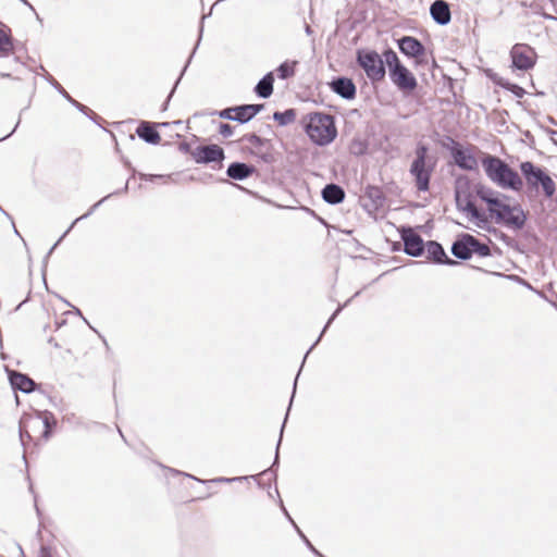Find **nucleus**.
<instances>
[{
  "label": "nucleus",
  "instance_id": "1",
  "mask_svg": "<svg viewBox=\"0 0 557 557\" xmlns=\"http://www.w3.org/2000/svg\"><path fill=\"white\" fill-rule=\"evenodd\" d=\"M474 191L486 203L488 215L495 224L513 232L525 226L528 212L518 202L510 205V196L480 183L474 186Z\"/></svg>",
  "mask_w": 557,
  "mask_h": 557
},
{
  "label": "nucleus",
  "instance_id": "2",
  "mask_svg": "<svg viewBox=\"0 0 557 557\" xmlns=\"http://www.w3.org/2000/svg\"><path fill=\"white\" fill-rule=\"evenodd\" d=\"M482 166L486 176L498 187L512 191H521L523 180L517 171L503 159L486 153L482 159Z\"/></svg>",
  "mask_w": 557,
  "mask_h": 557
},
{
  "label": "nucleus",
  "instance_id": "3",
  "mask_svg": "<svg viewBox=\"0 0 557 557\" xmlns=\"http://www.w3.org/2000/svg\"><path fill=\"white\" fill-rule=\"evenodd\" d=\"M519 168L525 181L528 195L539 194L542 190L547 199L554 197L556 183L544 168L531 161L521 162Z\"/></svg>",
  "mask_w": 557,
  "mask_h": 557
},
{
  "label": "nucleus",
  "instance_id": "4",
  "mask_svg": "<svg viewBox=\"0 0 557 557\" xmlns=\"http://www.w3.org/2000/svg\"><path fill=\"white\" fill-rule=\"evenodd\" d=\"M305 129L309 138L319 146L332 143L337 136L334 117L330 114L314 112L307 116Z\"/></svg>",
  "mask_w": 557,
  "mask_h": 557
},
{
  "label": "nucleus",
  "instance_id": "5",
  "mask_svg": "<svg viewBox=\"0 0 557 557\" xmlns=\"http://www.w3.org/2000/svg\"><path fill=\"white\" fill-rule=\"evenodd\" d=\"M429 148L424 144H418L414 151V159L410 165L409 172L414 178L416 187L420 191H428L430 181L434 171V163L428 162Z\"/></svg>",
  "mask_w": 557,
  "mask_h": 557
},
{
  "label": "nucleus",
  "instance_id": "6",
  "mask_svg": "<svg viewBox=\"0 0 557 557\" xmlns=\"http://www.w3.org/2000/svg\"><path fill=\"white\" fill-rule=\"evenodd\" d=\"M356 61L371 82H380L385 77L386 70L383 58L374 50H357Z\"/></svg>",
  "mask_w": 557,
  "mask_h": 557
},
{
  "label": "nucleus",
  "instance_id": "7",
  "mask_svg": "<svg viewBox=\"0 0 557 557\" xmlns=\"http://www.w3.org/2000/svg\"><path fill=\"white\" fill-rule=\"evenodd\" d=\"M449 145L443 144V147L449 150L455 164L465 171H473L478 169V161L470 149H465L458 141L451 137H447Z\"/></svg>",
  "mask_w": 557,
  "mask_h": 557
},
{
  "label": "nucleus",
  "instance_id": "8",
  "mask_svg": "<svg viewBox=\"0 0 557 557\" xmlns=\"http://www.w3.org/2000/svg\"><path fill=\"white\" fill-rule=\"evenodd\" d=\"M455 199L458 210L467 212L478 227L487 228L488 218L475 207L470 194L461 193L459 189H456Z\"/></svg>",
  "mask_w": 557,
  "mask_h": 557
},
{
  "label": "nucleus",
  "instance_id": "9",
  "mask_svg": "<svg viewBox=\"0 0 557 557\" xmlns=\"http://www.w3.org/2000/svg\"><path fill=\"white\" fill-rule=\"evenodd\" d=\"M393 85L404 95L410 96L418 87L416 76L403 64L388 72Z\"/></svg>",
  "mask_w": 557,
  "mask_h": 557
},
{
  "label": "nucleus",
  "instance_id": "10",
  "mask_svg": "<svg viewBox=\"0 0 557 557\" xmlns=\"http://www.w3.org/2000/svg\"><path fill=\"white\" fill-rule=\"evenodd\" d=\"M511 66L519 71H529L534 67L536 53L523 44H516L510 50Z\"/></svg>",
  "mask_w": 557,
  "mask_h": 557
},
{
  "label": "nucleus",
  "instance_id": "11",
  "mask_svg": "<svg viewBox=\"0 0 557 557\" xmlns=\"http://www.w3.org/2000/svg\"><path fill=\"white\" fill-rule=\"evenodd\" d=\"M191 157L196 163L208 164L212 162H222L225 158L224 150L215 144L197 146L191 151Z\"/></svg>",
  "mask_w": 557,
  "mask_h": 557
},
{
  "label": "nucleus",
  "instance_id": "12",
  "mask_svg": "<svg viewBox=\"0 0 557 557\" xmlns=\"http://www.w3.org/2000/svg\"><path fill=\"white\" fill-rule=\"evenodd\" d=\"M400 237L404 242V251L411 257H420L424 252V242L422 237L411 227H403Z\"/></svg>",
  "mask_w": 557,
  "mask_h": 557
},
{
  "label": "nucleus",
  "instance_id": "13",
  "mask_svg": "<svg viewBox=\"0 0 557 557\" xmlns=\"http://www.w3.org/2000/svg\"><path fill=\"white\" fill-rule=\"evenodd\" d=\"M50 418H51V413L45 412V417L42 420L39 417H37V418L27 417V418L21 419V421H20V438H21L22 444H25V438H27V440L32 438L30 434L27 431L28 426L42 425L45 429L42 435L45 438H48L50 435V428H51L50 422H49Z\"/></svg>",
  "mask_w": 557,
  "mask_h": 557
},
{
  "label": "nucleus",
  "instance_id": "14",
  "mask_svg": "<svg viewBox=\"0 0 557 557\" xmlns=\"http://www.w3.org/2000/svg\"><path fill=\"white\" fill-rule=\"evenodd\" d=\"M424 250L426 251V258L434 263L450 267L457 265L459 263L458 261L449 258L446 255L443 246L435 240H429L424 246Z\"/></svg>",
  "mask_w": 557,
  "mask_h": 557
},
{
  "label": "nucleus",
  "instance_id": "15",
  "mask_svg": "<svg viewBox=\"0 0 557 557\" xmlns=\"http://www.w3.org/2000/svg\"><path fill=\"white\" fill-rule=\"evenodd\" d=\"M398 48L408 58H420L425 53L423 44L412 36H403L397 40Z\"/></svg>",
  "mask_w": 557,
  "mask_h": 557
},
{
  "label": "nucleus",
  "instance_id": "16",
  "mask_svg": "<svg viewBox=\"0 0 557 557\" xmlns=\"http://www.w3.org/2000/svg\"><path fill=\"white\" fill-rule=\"evenodd\" d=\"M330 87L333 92L346 100H352L356 97V85L351 78L339 76L334 78Z\"/></svg>",
  "mask_w": 557,
  "mask_h": 557
},
{
  "label": "nucleus",
  "instance_id": "17",
  "mask_svg": "<svg viewBox=\"0 0 557 557\" xmlns=\"http://www.w3.org/2000/svg\"><path fill=\"white\" fill-rule=\"evenodd\" d=\"M157 125L158 124H154V123H151V122H147V121H143L138 125V127L136 129V134L138 135V137L140 139H143L147 144L157 145L161 140L160 134H159V132L156 128ZM159 125L160 126H168L169 123H161Z\"/></svg>",
  "mask_w": 557,
  "mask_h": 557
},
{
  "label": "nucleus",
  "instance_id": "18",
  "mask_svg": "<svg viewBox=\"0 0 557 557\" xmlns=\"http://www.w3.org/2000/svg\"><path fill=\"white\" fill-rule=\"evenodd\" d=\"M430 14L441 26L447 25L451 20L450 8L445 0H435L430 7Z\"/></svg>",
  "mask_w": 557,
  "mask_h": 557
},
{
  "label": "nucleus",
  "instance_id": "19",
  "mask_svg": "<svg viewBox=\"0 0 557 557\" xmlns=\"http://www.w3.org/2000/svg\"><path fill=\"white\" fill-rule=\"evenodd\" d=\"M451 253L460 260H469L472 257L471 235L460 234L451 245Z\"/></svg>",
  "mask_w": 557,
  "mask_h": 557
},
{
  "label": "nucleus",
  "instance_id": "20",
  "mask_svg": "<svg viewBox=\"0 0 557 557\" xmlns=\"http://www.w3.org/2000/svg\"><path fill=\"white\" fill-rule=\"evenodd\" d=\"M9 380L14 389H18L23 393H32L36 386L30 377L16 371H9Z\"/></svg>",
  "mask_w": 557,
  "mask_h": 557
},
{
  "label": "nucleus",
  "instance_id": "21",
  "mask_svg": "<svg viewBox=\"0 0 557 557\" xmlns=\"http://www.w3.org/2000/svg\"><path fill=\"white\" fill-rule=\"evenodd\" d=\"M256 171L253 165L244 162H233L226 170V175L230 178L243 181L249 177Z\"/></svg>",
  "mask_w": 557,
  "mask_h": 557
},
{
  "label": "nucleus",
  "instance_id": "22",
  "mask_svg": "<svg viewBox=\"0 0 557 557\" xmlns=\"http://www.w3.org/2000/svg\"><path fill=\"white\" fill-rule=\"evenodd\" d=\"M322 198L330 205H338L344 201L345 191L339 185L331 183L322 189Z\"/></svg>",
  "mask_w": 557,
  "mask_h": 557
},
{
  "label": "nucleus",
  "instance_id": "23",
  "mask_svg": "<svg viewBox=\"0 0 557 557\" xmlns=\"http://www.w3.org/2000/svg\"><path fill=\"white\" fill-rule=\"evenodd\" d=\"M274 76L272 72L267 73L255 86L258 97L267 99L273 94Z\"/></svg>",
  "mask_w": 557,
  "mask_h": 557
},
{
  "label": "nucleus",
  "instance_id": "24",
  "mask_svg": "<svg viewBox=\"0 0 557 557\" xmlns=\"http://www.w3.org/2000/svg\"><path fill=\"white\" fill-rule=\"evenodd\" d=\"M295 119L296 111L294 109H287L283 112L276 111L273 114V120L277 122L281 126H285L293 123Z\"/></svg>",
  "mask_w": 557,
  "mask_h": 557
},
{
  "label": "nucleus",
  "instance_id": "25",
  "mask_svg": "<svg viewBox=\"0 0 557 557\" xmlns=\"http://www.w3.org/2000/svg\"><path fill=\"white\" fill-rule=\"evenodd\" d=\"M383 61H384V65L386 64L387 69H388V72H391V70H394L400 65H403V63L400 62L397 53L393 50V49H387L383 52Z\"/></svg>",
  "mask_w": 557,
  "mask_h": 557
},
{
  "label": "nucleus",
  "instance_id": "26",
  "mask_svg": "<svg viewBox=\"0 0 557 557\" xmlns=\"http://www.w3.org/2000/svg\"><path fill=\"white\" fill-rule=\"evenodd\" d=\"M471 250H472V255L476 253L480 257L491 256V248L488 247V245L481 243L473 235H471Z\"/></svg>",
  "mask_w": 557,
  "mask_h": 557
},
{
  "label": "nucleus",
  "instance_id": "27",
  "mask_svg": "<svg viewBox=\"0 0 557 557\" xmlns=\"http://www.w3.org/2000/svg\"><path fill=\"white\" fill-rule=\"evenodd\" d=\"M247 109H248L247 104L235 106L234 107V121H236L240 124H245V123H248L249 121H251L252 119Z\"/></svg>",
  "mask_w": 557,
  "mask_h": 557
},
{
  "label": "nucleus",
  "instance_id": "28",
  "mask_svg": "<svg viewBox=\"0 0 557 557\" xmlns=\"http://www.w3.org/2000/svg\"><path fill=\"white\" fill-rule=\"evenodd\" d=\"M296 64H297L296 61H294L292 65H289L287 62H283L282 64H280L278 67L276 69L278 78L287 79V78L294 76V74H295L294 65H296Z\"/></svg>",
  "mask_w": 557,
  "mask_h": 557
},
{
  "label": "nucleus",
  "instance_id": "29",
  "mask_svg": "<svg viewBox=\"0 0 557 557\" xmlns=\"http://www.w3.org/2000/svg\"><path fill=\"white\" fill-rule=\"evenodd\" d=\"M366 195L373 201L375 207L382 206L384 197L380 188L370 186L367 188Z\"/></svg>",
  "mask_w": 557,
  "mask_h": 557
},
{
  "label": "nucleus",
  "instance_id": "30",
  "mask_svg": "<svg viewBox=\"0 0 557 557\" xmlns=\"http://www.w3.org/2000/svg\"><path fill=\"white\" fill-rule=\"evenodd\" d=\"M240 140L247 141V143L251 144L252 146H255L256 148H261V147L270 144L269 139L261 138L260 136H258L256 134H246L242 137Z\"/></svg>",
  "mask_w": 557,
  "mask_h": 557
},
{
  "label": "nucleus",
  "instance_id": "31",
  "mask_svg": "<svg viewBox=\"0 0 557 557\" xmlns=\"http://www.w3.org/2000/svg\"><path fill=\"white\" fill-rule=\"evenodd\" d=\"M498 85L512 92L517 98H522L525 95V90L517 84L500 81L498 82Z\"/></svg>",
  "mask_w": 557,
  "mask_h": 557
},
{
  "label": "nucleus",
  "instance_id": "32",
  "mask_svg": "<svg viewBox=\"0 0 557 557\" xmlns=\"http://www.w3.org/2000/svg\"><path fill=\"white\" fill-rule=\"evenodd\" d=\"M283 431H284V424H282V428H281V434H280V438H278V442H277V445H276V453H275V458H274V462L272 465V467L268 470H264L262 471L259 475L261 476H268L269 480L273 476L275 478L276 475L272 472V468L274 466H276L278 463V448H280V445H281V442H282V436H283Z\"/></svg>",
  "mask_w": 557,
  "mask_h": 557
},
{
  "label": "nucleus",
  "instance_id": "33",
  "mask_svg": "<svg viewBox=\"0 0 557 557\" xmlns=\"http://www.w3.org/2000/svg\"><path fill=\"white\" fill-rule=\"evenodd\" d=\"M343 309V307H338L334 313L331 315V318L329 319L327 323L325 324V326L323 327L320 336L318 337V339L313 343V345L309 348V350L307 351V354L305 355V358H304V361L306 360L307 356L309 355V352L317 346V344L320 342L321 337L323 336V334L325 333L326 329L330 326V324L333 322V320L336 318V315L341 312V310Z\"/></svg>",
  "mask_w": 557,
  "mask_h": 557
},
{
  "label": "nucleus",
  "instance_id": "34",
  "mask_svg": "<svg viewBox=\"0 0 557 557\" xmlns=\"http://www.w3.org/2000/svg\"><path fill=\"white\" fill-rule=\"evenodd\" d=\"M55 87L58 88V90L62 94V96H64L71 103H73L75 107H77L81 111L83 112H86L88 110V108H86L85 106L81 104L79 102H77L76 100H74L63 88L60 84H55Z\"/></svg>",
  "mask_w": 557,
  "mask_h": 557
},
{
  "label": "nucleus",
  "instance_id": "35",
  "mask_svg": "<svg viewBox=\"0 0 557 557\" xmlns=\"http://www.w3.org/2000/svg\"><path fill=\"white\" fill-rule=\"evenodd\" d=\"M103 200H104V198H103V199H101V200H99L97 203H95V205L90 208V210H89L87 213H85V214L81 215L79 218H77V219H76V220H75V221L70 225V227L65 231V233L63 234V237H65V236L70 233V231L74 227V225H75L77 222H79V221H81V220H83V219H86V218H87V216H88V215H89V214L95 210V208H97L98 206H100V205L103 202Z\"/></svg>",
  "mask_w": 557,
  "mask_h": 557
},
{
  "label": "nucleus",
  "instance_id": "36",
  "mask_svg": "<svg viewBox=\"0 0 557 557\" xmlns=\"http://www.w3.org/2000/svg\"><path fill=\"white\" fill-rule=\"evenodd\" d=\"M281 507L284 511V513L286 515V517L288 518V520L293 523V525L295 527V529L297 530L299 536L302 539V541L305 542V544L308 546V547H311V543L310 541L306 537V535L300 531V529L297 527V524L294 522V520L290 518V516L288 515L287 510L285 509V507L283 506V503L281 502Z\"/></svg>",
  "mask_w": 557,
  "mask_h": 557
},
{
  "label": "nucleus",
  "instance_id": "37",
  "mask_svg": "<svg viewBox=\"0 0 557 557\" xmlns=\"http://www.w3.org/2000/svg\"><path fill=\"white\" fill-rule=\"evenodd\" d=\"M252 154L259 157L264 163H273L275 161L274 154L272 152H258L251 151Z\"/></svg>",
  "mask_w": 557,
  "mask_h": 557
},
{
  "label": "nucleus",
  "instance_id": "38",
  "mask_svg": "<svg viewBox=\"0 0 557 557\" xmlns=\"http://www.w3.org/2000/svg\"><path fill=\"white\" fill-rule=\"evenodd\" d=\"M219 133L223 137H231L234 133V127L227 123H221L219 127Z\"/></svg>",
  "mask_w": 557,
  "mask_h": 557
},
{
  "label": "nucleus",
  "instance_id": "39",
  "mask_svg": "<svg viewBox=\"0 0 557 557\" xmlns=\"http://www.w3.org/2000/svg\"><path fill=\"white\" fill-rule=\"evenodd\" d=\"M248 107V112L251 116V119H253L259 112H261L264 108V104L263 103H256V104H247Z\"/></svg>",
  "mask_w": 557,
  "mask_h": 557
},
{
  "label": "nucleus",
  "instance_id": "40",
  "mask_svg": "<svg viewBox=\"0 0 557 557\" xmlns=\"http://www.w3.org/2000/svg\"><path fill=\"white\" fill-rule=\"evenodd\" d=\"M221 119L234 121V107L223 109L219 112Z\"/></svg>",
  "mask_w": 557,
  "mask_h": 557
},
{
  "label": "nucleus",
  "instance_id": "41",
  "mask_svg": "<svg viewBox=\"0 0 557 557\" xmlns=\"http://www.w3.org/2000/svg\"><path fill=\"white\" fill-rule=\"evenodd\" d=\"M38 557H53V552L50 546L42 545L39 549Z\"/></svg>",
  "mask_w": 557,
  "mask_h": 557
},
{
  "label": "nucleus",
  "instance_id": "42",
  "mask_svg": "<svg viewBox=\"0 0 557 557\" xmlns=\"http://www.w3.org/2000/svg\"><path fill=\"white\" fill-rule=\"evenodd\" d=\"M7 46H9V39L4 34L0 32V51L7 50Z\"/></svg>",
  "mask_w": 557,
  "mask_h": 557
},
{
  "label": "nucleus",
  "instance_id": "43",
  "mask_svg": "<svg viewBox=\"0 0 557 557\" xmlns=\"http://www.w3.org/2000/svg\"><path fill=\"white\" fill-rule=\"evenodd\" d=\"M239 480H242V478H218V479H214L213 481L230 483V482L239 481Z\"/></svg>",
  "mask_w": 557,
  "mask_h": 557
},
{
  "label": "nucleus",
  "instance_id": "44",
  "mask_svg": "<svg viewBox=\"0 0 557 557\" xmlns=\"http://www.w3.org/2000/svg\"><path fill=\"white\" fill-rule=\"evenodd\" d=\"M180 81H181V76L177 78V81H176V83H175V85H174L173 89L171 90L170 95L168 96V99H166V101H165V103H164V108H163V110H165V109H166V106H168V103H169V101H170V99H171L172 95L174 94L175 88H176L177 84L180 83Z\"/></svg>",
  "mask_w": 557,
  "mask_h": 557
},
{
  "label": "nucleus",
  "instance_id": "45",
  "mask_svg": "<svg viewBox=\"0 0 557 557\" xmlns=\"http://www.w3.org/2000/svg\"><path fill=\"white\" fill-rule=\"evenodd\" d=\"M143 177H144L145 180L153 181V180H156V178H163L164 176H163V175H157V174H149V175H148V174H145V175H143Z\"/></svg>",
  "mask_w": 557,
  "mask_h": 557
},
{
  "label": "nucleus",
  "instance_id": "46",
  "mask_svg": "<svg viewBox=\"0 0 557 557\" xmlns=\"http://www.w3.org/2000/svg\"><path fill=\"white\" fill-rule=\"evenodd\" d=\"M304 29L307 36H313L314 32L309 24L306 23Z\"/></svg>",
  "mask_w": 557,
  "mask_h": 557
},
{
  "label": "nucleus",
  "instance_id": "47",
  "mask_svg": "<svg viewBox=\"0 0 557 557\" xmlns=\"http://www.w3.org/2000/svg\"><path fill=\"white\" fill-rule=\"evenodd\" d=\"M315 556L322 557L323 555L314 548V546L311 544V547H308Z\"/></svg>",
  "mask_w": 557,
  "mask_h": 557
},
{
  "label": "nucleus",
  "instance_id": "48",
  "mask_svg": "<svg viewBox=\"0 0 557 557\" xmlns=\"http://www.w3.org/2000/svg\"><path fill=\"white\" fill-rule=\"evenodd\" d=\"M315 556L322 557L323 555L314 548V546L311 544V547H308Z\"/></svg>",
  "mask_w": 557,
  "mask_h": 557
},
{
  "label": "nucleus",
  "instance_id": "49",
  "mask_svg": "<svg viewBox=\"0 0 557 557\" xmlns=\"http://www.w3.org/2000/svg\"><path fill=\"white\" fill-rule=\"evenodd\" d=\"M315 556L322 557L323 555L314 548V546L311 544V547H308Z\"/></svg>",
  "mask_w": 557,
  "mask_h": 557
},
{
  "label": "nucleus",
  "instance_id": "50",
  "mask_svg": "<svg viewBox=\"0 0 557 557\" xmlns=\"http://www.w3.org/2000/svg\"><path fill=\"white\" fill-rule=\"evenodd\" d=\"M543 17L546 18V20L557 21L556 16H553V15H550L548 13H543Z\"/></svg>",
  "mask_w": 557,
  "mask_h": 557
},
{
  "label": "nucleus",
  "instance_id": "51",
  "mask_svg": "<svg viewBox=\"0 0 557 557\" xmlns=\"http://www.w3.org/2000/svg\"><path fill=\"white\" fill-rule=\"evenodd\" d=\"M296 386H297V377L295 379V382H294V391H293V395H292V398H290V403H293V398H294V395H295V392H296ZM292 404H289L290 406Z\"/></svg>",
  "mask_w": 557,
  "mask_h": 557
},
{
  "label": "nucleus",
  "instance_id": "52",
  "mask_svg": "<svg viewBox=\"0 0 557 557\" xmlns=\"http://www.w3.org/2000/svg\"><path fill=\"white\" fill-rule=\"evenodd\" d=\"M288 411H290V408H287V413H286V416H288ZM285 419H287V417H285ZM285 423H286V420H284L283 424L285 425Z\"/></svg>",
  "mask_w": 557,
  "mask_h": 557
},
{
  "label": "nucleus",
  "instance_id": "53",
  "mask_svg": "<svg viewBox=\"0 0 557 557\" xmlns=\"http://www.w3.org/2000/svg\"><path fill=\"white\" fill-rule=\"evenodd\" d=\"M184 475H186V476H188V478H190V479H195V480H197L194 475H190V474H187V473H184Z\"/></svg>",
  "mask_w": 557,
  "mask_h": 557
},
{
  "label": "nucleus",
  "instance_id": "54",
  "mask_svg": "<svg viewBox=\"0 0 557 557\" xmlns=\"http://www.w3.org/2000/svg\"><path fill=\"white\" fill-rule=\"evenodd\" d=\"M55 246H57V244L54 246H52V248H50V251H49L48 256L51 255V252L53 251Z\"/></svg>",
  "mask_w": 557,
  "mask_h": 557
},
{
  "label": "nucleus",
  "instance_id": "55",
  "mask_svg": "<svg viewBox=\"0 0 557 557\" xmlns=\"http://www.w3.org/2000/svg\"><path fill=\"white\" fill-rule=\"evenodd\" d=\"M186 67H188V64H185V67L183 69L182 73H181V76L184 74Z\"/></svg>",
  "mask_w": 557,
  "mask_h": 557
},
{
  "label": "nucleus",
  "instance_id": "56",
  "mask_svg": "<svg viewBox=\"0 0 557 557\" xmlns=\"http://www.w3.org/2000/svg\"><path fill=\"white\" fill-rule=\"evenodd\" d=\"M193 59V55L188 57L187 63H190V60Z\"/></svg>",
  "mask_w": 557,
  "mask_h": 557
},
{
  "label": "nucleus",
  "instance_id": "57",
  "mask_svg": "<svg viewBox=\"0 0 557 557\" xmlns=\"http://www.w3.org/2000/svg\"><path fill=\"white\" fill-rule=\"evenodd\" d=\"M193 59V55L188 57L187 63H190V60Z\"/></svg>",
  "mask_w": 557,
  "mask_h": 557
},
{
  "label": "nucleus",
  "instance_id": "58",
  "mask_svg": "<svg viewBox=\"0 0 557 557\" xmlns=\"http://www.w3.org/2000/svg\"><path fill=\"white\" fill-rule=\"evenodd\" d=\"M193 59V55L188 57L187 63H190V60Z\"/></svg>",
  "mask_w": 557,
  "mask_h": 557
},
{
  "label": "nucleus",
  "instance_id": "59",
  "mask_svg": "<svg viewBox=\"0 0 557 557\" xmlns=\"http://www.w3.org/2000/svg\"><path fill=\"white\" fill-rule=\"evenodd\" d=\"M16 127H18V123H17V124H15V127H13L12 133H13L14 131H16Z\"/></svg>",
  "mask_w": 557,
  "mask_h": 557
},
{
  "label": "nucleus",
  "instance_id": "60",
  "mask_svg": "<svg viewBox=\"0 0 557 557\" xmlns=\"http://www.w3.org/2000/svg\"><path fill=\"white\" fill-rule=\"evenodd\" d=\"M16 127H18V123H17V124H15V127H13L12 133H13L14 131H16Z\"/></svg>",
  "mask_w": 557,
  "mask_h": 557
},
{
  "label": "nucleus",
  "instance_id": "61",
  "mask_svg": "<svg viewBox=\"0 0 557 557\" xmlns=\"http://www.w3.org/2000/svg\"><path fill=\"white\" fill-rule=\"evenodd\" d=\"M21 553H22V556L24 557V553H23V550H22V549H21Z\"/></svg>",
  "mask_w": 557,
  "mask_h": 557
}]
</instances>
